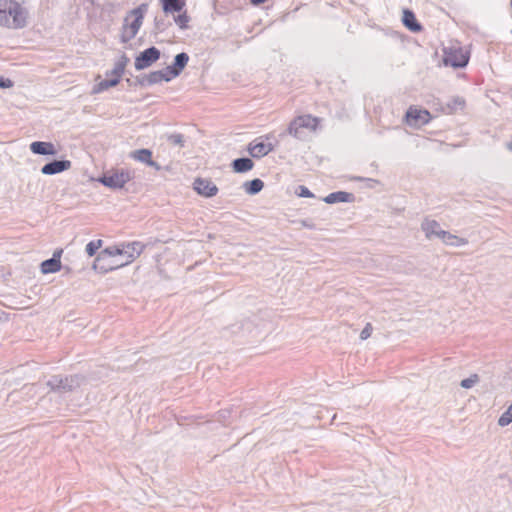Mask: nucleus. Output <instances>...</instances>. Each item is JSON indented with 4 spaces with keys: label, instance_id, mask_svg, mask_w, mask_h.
I'll list each match as a JSON object with an SVG mask.
<instances>
[{
    "label": "nucleus",
    "instance_id": "1",
    "mask_svg": "<svg viewBox=\"0 0 512 512\" xmlns=\"http://www.w3.org/2000/svg\"><path fill=\"white\" fill-rule=\"evenodd\" d=\"M25 24L22 6L15 0H0V26L20 28Z\"/></svg>",
    "mask_w": 512,
    "mask_h": 512
},
{
    "label": "nucleus",
    "instance_id": "2",
    "mask_svg": "<svg viewBox=\"0 0 512 512\" xmlns=\"http://www.w3.org/2000/svg\"><path fill=\"white\" fill-rule=\"evenodd\" d=\"M147 9V4H141L126 15L121 29V41L123 43H127L135 38L143 24Z\"/></svg>",
    "mask_w": 512,
    "mask_h": 512
},
{
    "label": "nucleus",
    "instance_id": "3",
    "mask_svg": "<svg viewBox=\"0 0 512 512\" xmlns=\"http://www.w3.org/2000/svg\"><path fill=\"white\" fill-rule=\"evenodd\" d=\"M144 249V245L140 242H132L121 245V259L115 263H111L107 266H101V270L104 272L113 270L115 268L122 267L133 262L137 257L140 256Z\"/></svg>",
    "mask_w": 512,
    "mask_h": 512
},
{
    "label": "nucleus",
    "instance_id": "4",
    "mask_svg": "<svg viewBox=\"0 0 512 512\" xmlns=\"http://www.w3.org/2000/svg\"><path fill=\"white\" fill-rule=\"evenodd\" d=\"M127 61L128 59L126 57H123V60L116 63L114 68L110 72H107L108 79L100 81L94 87V92L100 93L105 90H108L111 87L118 85L124 74Z\"/></svg>",
    "mask_w": 512,
    "mask_h": 512
},
{
    "label": "nucleus",
    "instance_id": "5",
    "mask_svg": "<svg viewBox=\"0 0 512 512\" xmlns=\"http://www.w3.org/2000/svg\"><path fill=\"white\" fill-rule=\"evenodd\" d=\"M131 178V173L128 170L112 169L106 172L99 181L109 188L121 189Z\"/></svg>",
    "mask_w": 512,
    "mask_h": 512
},
{
    "label": "nucleus",
    "instance_id": "6",
    "mask_svg": "<svg viewBox=\"0 0 512 512\" xmlns=\"http://www.w3.org/2000/svg\"><path fill=\"white\" fill-rule=\"evenodd\" d=\"M444 63L452 67H464L469 61V52L463 47L452 45L444 50Z\"/></svg>",
    "mask_w": 512,
    "mask_h": 512
},
{
    "label": "nucleus",
    "instance_id": "7",
    "mask_svg": "<svg viewBox=\"0 0 512 512\" xmlns=\"http://www.w3.org/2000/svg\"><path fill=\"white\" fill-rule=\"evenodd\" d=\"M272 139H274L272 134L260 136L249 143L247 151L254 158L264 157L274 149Z\"/></svg>",
    "mask_w": 512,
    "mask_h": 512
},
{
    "label": "nucleus",
    "instance_id": "8",
    "mask_svg": "<svg viewBox=\"0 0 512 512\" xmlns=\"http://www.w3.org/2000/svg\"><path fill=\"white\" fill-rule=\"evenodd\" d=\"M319 119L311 115L296 117L289 125L288 131L295 137H300L303 130L315 131L318 128Z\"/></svg>",
    "mask_w": 512,
    "mask_h": 512
},
{
    "label": "nucleus",
    "instance_id": "9",
    "mask_svg": "<svg viewBox=\"0 0 512 512\" xmlns=\"http://www.w3.org/2000/svg\"><path fill=\"white\" fill-rule=\"evenodd\" d=\"M431 114L426 109L410 106L405 115V122L414 127H419L430 122Z\"/></svg>",
    "mask_w": 512,
    "mask_h": 512
},
{
    "label": "nucleus",
    "instance_id": "10",
    "mask_svg": "<svg viewBox=\"0 0 512 512\" xmlns=\"http://www.w3.org/2000/svg\"><path fill=\"white\" fill-rule=\"evenodd\" d=\"M160 58V51L151 47L139 54V56L135 59V68L136 70H143L149 66H151L154 62H156Z\"/></svg>",
    "mask_w": 512,
    "mask_h": 512
},
{
    "label": "nucleus",
    "instance_id": "11",
    "mask_svg": "<svg viewBox=\"0 0 512 512\" xmlns=\"http://www.w3.org/2000/svg\"><path fill=\"white\" fill-rule=\"evenodd\" d=\"M116 257L121 258V245L111 246L101 251L96 257L94 266L101 270V266H107L111 263L117 262L118 260H113Z\"/></svg>",
    "mask_w": 512,
    "mask_h": 512
},
{
    "label": "nucleus",
    "instance_id": "12",
    "mask_svg": "<svg viewBox=\"0 0 512 512\" xmlns=\"http://www.w3.org/2000/svg\"><path fill=\"white\" fill-rule=\"evenodd\" d=\"M193 189L201 196L210 198L218 193V187L212 180L202 177H197L193 182Z\"/></svg>",
    "mask_w": 512,
    "mask_h": 512
},
{
    "label": "nucleus",
    "instance_id": "13",
    "mask_svg": "<svg viewBox=\"0 0 512 512\" xmlns=\"http://www.w3.org/2000/svg\"><path fill=\"white\" fill-rule=\"evenodd\" d=\"M62 252V249L55 251L51 259L45 260L41 263V272L43 274L55 273L60 271L62 267L60 261Z\"/></svg>",
    "mask_w": 512,
    "mask_h": 512
},
{
    "label": "nucleus",
    "instance_id": "14",
    "mask_svg": "<svg viewBox=\"0 0 512 512\" xmlns=\"http://www.w3.org/2000/svg\"><path fill=\"white\" fill-rule=\"evenodd\" d=\"M131 157L139 162L145 163L148 166L160 170V165L152 160V151L149 149H139L131 153Z\"/></svg>",
    "mask_w": 512,
    "mask_h": 512
},
{
    "label": "nucleus",
    "instance_id": "15",
    "mask_svg": "<svg viewBox=\"0 0 512 512\" xmlns=\"http://www.w3.org/2000/svg\"><path fill=\"white\" fill-rule=\"evenodd\" d=\"M70 167L71 162L69 160L53 161L44 165L41 172L45 175H52L68 170Z\"/></svg>",
    "mask_w": 512,
    "mask_h": 512
},
{
    "label": "nucleus",
    "instance_id": "16",
    "mask_svg": "<svg viewBox=\"0 0 512 512\" xmlns=\"http://www.w3.org/2000/svg\"><path fill=\"white\" fill-rule=\"evenodd\" d=\"M160 3L166 14L180 13L186 6V0H160Z\"/></svg>",
    "mask_w": 512,
    "mask_h": 512
},
{
    "label": "nucleus",
    "instance_id": "17",
    "mask_svg": "<svg viewBox=\"0 0 512 512\" xmlns=\"http://www.w3.org/2000/svg\"><path fill=\"white\" fill-rule=\"evenodd\" d=\"M30 149L34 154L39 155H54L56 154L55 147L50 142L35 141L31 143Z\"/></svg>",
    "mask_w": 512,
    "mask_h": 512
},
{
    "label": "nucleus",
    "instance_id": "18",
    "mask_svg": "<svg viewBox=\"0 0 512 512\" xmlns=\"http://www.w3.org/2000/svg\"><path fill=\"white\" fill-rule=\"evenodd\" d=\"M402 21L405 27H407L412 32H419L422 29L421 25L418 23L415 17V14L411 10L405 9L403 11Z\"/></svg>",
    "mask_w": 512,
    "mask_h": 512
},
{
    "label": "nucleus",
    "instance_id": "19",
    "mask_svg": "<svg viewBox=\"0 0 512 512\" xmlns=\"http://www.w3.org/2000/svg\"><path fill=\"white\" fill-rule=\"evenodd\" d=\"M438 237L447 245L462 246L467 244V240L459 236L453 235L447 231L438 232Z\"/></svg>",
    "mask_w": 512,
    "mask_h": 512
},
{
    "label": "nucleus",
    "instance_id": "20",
    "mask_svg": "<svg viewBox=\"0 0 512 512\" xmlns=\"http://www.w3.org/2000/svg\"><path fill=\"white\" fill-rule=\"evenodd\" d=\"M254 163L249 158H239L232 162V168L236 173H244L252 170Z\"/></svg>",
    "mask_w": 512,
    "mask_h": 512
},
{
    "label": "nucleus",
    "instance_id": "21",
    "mask_svg": "<svg viewBox=\"0 0 512 512\" xmlns=\"http://www.w3.org/2000/svg\"><path fill=\"white\" fill-rule=\"evenodd\" d=\"M352 198H353L352 194L344 192V191H338V192H334V193L327 195L324 198V201L328 204H333V203H337V202H349L352 200Z\"/></svg>",
    "mask_w": 512,
    "mask_h": 512
},
{
    "label": "nucleus",
    "instance_id": "22",
    "mask_svg": "<svg viewBox=\"0 0 512 512\" xmlns=\"http://www.w3.org/2000/svg\"><path fill=\"white\" fill-rule=\"evenodd\" d=\"M422 229L426 234L427 238H431L432 236L438 237V232H442L443 230L440 229V225L435 220H425L422 224Z\"/></svg>",
    "mask_w": 512,
    "mask_h": 512
},
{
    "label": "nucleus",
    "instance_id": "23",
    "mask_svg": "<svg viewBox=\"0 0 512 512\" xmlns=\"http://www.w3.org/2000/svg\"><path fill=\"white\" fill-rule=\"evenodd\" d=\"M264 187V183L260 179H254L244 183V190L247 194L254 195L260 192Z\"/></svg>",
    "mask_w": 512,
    "mask_h": 512
},
{
    "label": "nucleus",
    "instance_id": "24",
    "mask_svg": "<svg viewBox=\"0 0 512 512\" xmlns=\"http://www.w3.org/2000/svg\"><path fill=\"white\" fill-rule=\"evenodd\" d=\"M188 61H189L188 55L186 53H180V54L176 55L175 62L171 67L174 68V70H176L178 72V74H180V72L187 65Z\"/></svg>",
    "mask_w": 512,
    "mask_h": 512
},
{
    "label": "nucleus",
    "instance_id": "25",
    "mask_svg": "<svg viewBox=\"0 0 512 512\" xmlns=\"http://www.w3.org/2000/svg\"><path fill=\"white\" fill-rule=\"evenodd\" d=\"M103 241L101 239L90 241L86 245L87 254L92 257L96 254V252L102 247Z\"/></svg>",
    "mask_w": 512,
    "mask_h": 512
},
{
    "label": "nucleus",
    "instance_id": "26",
    "mask_svg": "<svg viewBox=\"0 0 512 512\" xmlns=\"http://www.w3.org/2000/svg\"><path fill=\"white\" fill-rule=\"evenodd\" d=\"M512 422V404L509 406V408L507 409L506 412H504L499 420H498V423L500 426L504 427V426H507L508 424H510Z\"/></svg>",
    "mask_w": 512,
    "mask_h": 512
},
{
    "label": "nucleus",
    "instance_id": "27",
    "mask_svg": "<svg viewBox=\"0 0 512 512\" xmlns=\"http://www.w3.org/2000/svg\"><path fill=\"white\" fill-rule=\"evenodd\" d=\"M160 71L162 74L163 81H170L179 75L178 72L174 70V68H172L171 66H168Z\"/></svg>",
    "mask_w": 512,
    "mask_h": 512
},
{
    "label": "nucleus",
    "instance_id": "28",
    "mask_svg": "<svg viewBox=\"0 0 512 512\" xmlns=\"http://www.w3.org/2000/svg\"><path fill=\"white\" fill-rule=\"evenodd\" d=\"M175 22L180 28H186L189 22L187 13L184 11L183 13L179 14L177 17H175Z\"/></svg>",
    "mask_w": 512,
    "mask_h": 512
},
{
    "label": "nucleus",
    "instance_id": "29",
    "mask_svg": "<svg viewBox=\"0 0 512 512\" xmlns=\"http://www.w3.org/2000/svg\"><path fill=\"white\" fill-rule=\"evenodd\" d=\"M479 381V377L477 374H473L471 375L469 378L467 379H463L461 381V386L463 388H466V389H469L471 388L474 384H476L477 382Z\"/></svg>",
    "mask_w": 512,
    "mask_h": 512
},
{
    "label": "nucleus",
    "instance_id": "30",
    "mask_svg": "<svg viewBox=\"0 0 512 512\" xmlns=\"http://www.w3.org/2000/svg\"><path fill=\"white\" fill-rule=\"evenodd\" d=\"M148 81L151 84H155V83H159V82L163 81L161 71L159 70V71H154V72L150 73V75L148 77Z\"/></svg>",
    "mask_w": 512,
    "mask_h": 512
},
{
    "label": "nucleus",
    "instance_id": "31",
    "mask_svg": "<svg viewBox=\"0 0 512 512\" xmlns=\"http://www.w3.org/2000/svg\"><path fill=\"white\" fill-rule=\"evenodd\" d=\"M372 330H373L372 325L370 323H367L366 326L361 331L360 338L362 340L368 339L372 334Z\"/></svg>",
    "mask_w": 512,
    "mask_h": 512
},
{
    "label": "nucleus",
    "instance_id": "32",
    "mask_svg": "<svg viewBox=\"0 0 512 512\" xmlns=\"http://www.w3.org/2000/svg\"><path fill=\"white\" fill-rule=\"evenodd\" d=\"M299 190H300V192L298 193V195L300 197H306V198L314 197L313 193L305 186H300Z\"/></svg>",
    "mask_w": 512,
    "mask_h": 512
},
{
    "label": "nucleus",
    "instance_id": "33",
    "mask_svg": "<svg viewBox=\"0 0 512 512\" xmlns=\"http://www.w3.org/2000/svg\"><path fill=\"white\" fill-rule=\"evenodd\" d=\"M13 86V81L8 78H1L0 79V87L1 88H11Z\"/></svg>",
    "mask_w": 512,
    "mask_h": 512
},
{
    "label": "nucleus",
    "instance_id": "34",
    "mask_svg": "<svg viewBox=\"0 0 512 512\" xmlns=\"http://www.w3.org/2000/svg\"><path fill=\"white\" fill-rule=\"evenodd\" d=\"M267 0H250L253 5H260L265 3Z\"/></svg>",
    "mask_w": 512,
    "mask_h": 512
},
{
    "label": "nucleus",
    "instance_id": "35",
    "mask_svg": "<svg viewBox=\"0 0 512 512\" xmlns=\"http://www.w3.org/2000/svg\"><path fill=\"white\" fill-rule=\"evenodd\" d=\"M508 149L512 151V142L508 144Z\"/></svg>",
    "mask_w": 512,
    "mask_h": 512
}]
</instances>
